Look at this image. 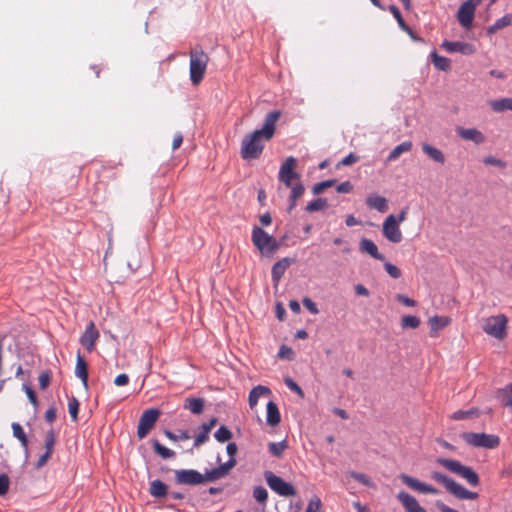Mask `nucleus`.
Returning <instances> with one entry per match:
<instances>
[{"mask_svg":"<svg viewBox=\"0 0 512 512\" xmlns=\"http://www.w3.org/2000/svg\"><path fill=\"white\" fill-rule=\"evenodd\" d=\"M281 116L279 110L269 112L261 129L246 135L241 144V156L245 160L257 159L262 154L264 142L269 141L275 133L276 123Z\"/></svg>","mask_w":512,"mask_h":512,"instance_id":"obj_1","label":"nucleus"},{"mask_svg":"<svg viewBox=\"0 0 512 512\" xmlns=\"http://www.w3.org/2000/svg\"><path fill=\"white\" fill-rule=\"evenodd\" d=\"M431 478L436 482L442 484L446 490L451 493L453 496L460 500H474L478 497V493L467 490L464 486L457 483L454 479L448 477L447 475L433 471L431 473Z\"/></svg>","mask_w":512,"mask_h":512,"instance_id":"obj_2","label":"nucleus"},{"mask_svg":"<svg viewBox=\"0 0 512 512\" xmlns=\"http://www.w3.org/2000/svg\"><path fill=\"white\" fill-rule=\"evenodd\" d=\"M436 462L466 480L471 486H477L480 482L478 474L471 467L463 465L458 460L437 458Z\"/></svg>","mask_w":512,"mask_h":512,"instance_id":"obj_3","label":"nucleus"},{"mask_svg":"<svg viewBox=\"0 0 512 512\" xmlns=\"http://www.w3.org/2000/svg\"><path fill=\"white\" fill-rule=\"evenodd\" d=\"M251 239L255 247L263 255L270 256L279 248V243L274 239V237L258 226L253 228Z\"/></svg>","mask_w":512,"mask_h":512,"instance_id":"obj_4","label":"nucleus"},{"mask_svg":"<svg viewBox=\"0 0 512 512\" xmlns=\"http://www.w3.org/2000/svg\"><path fill=\"white\" fill-rule=\"evenodd\" d=\"M208 63V56L202 50L190 52V79L194 85L199 84L204 76Z\"/></svg>","mask_w":512,"mask_h":512,"instance_id":"obj_5","label":"nucleus"},{"mask_svg":"<svg viewBox=\"0 0 512 512\" xmlns=\"http://www.w3.org/2000/svg\"><path fill=\"white\" fill-rule=\"evenodd\" d=\"M462 439L473 447L494 449L499 446L500 438L494 434L464 432Z\"/></svg>","mask_w":512,"mask_h":512,"instance_id":"obj_6","label":"nucleus"},{"mask_svg":"<svg viewBox=\"0 0 512 512\" xmlns=\"http://www.w3.org/2000/svg\"><path fill=\"white\" fill-rule=\"evenodd\" d=\"M507 322L508 319L504 314L490 316L483 320L482 329L486 334L502 340L506 335Z\"/></svg>","mask_w":512,"mask_h":512,"instance_id":"obj_7","label":"nucleus"},{"mask_svg":"<svg viewBox=\"0 0 512 512\" xmlns=\"http://www.w3.org/2000/svg\"><path fill=\"white\" fill-rule=\"evenodd\" d=\"M226 452L230 456L229 460L220 466L207 471V478L210 481H216L227 476L230 470L236 465L235 455L237 453V445L234 442L228 443Z\"/></svg>","mask_w":512,"mask_h":512,"instance_id":"obj_8","label":"nucleus"},{"mask_svg":"<svg viewBox=\"0 0 512 512\" xmlns=\"http://www.w3.org/2000/svg\"><path fill=\"white\" fill-rule=\"evenodd\" d=\"M264 478L269 488L280 496L291 497L297 493L291 483L284 481L280 476L275 475L271 471H265Z\"/></svg>","mask_w":512,"mask_h":512,"instance_id":"obj_9","label":"nucleus"},{"mask_svg":"<svg viewBox=\"0 0 512 512\" xmlns=\"http://www.w3.org/2000/svg\"><path fill=\"white\" fill-rule=\"evenodd\" d=\"M297 164V159L293 156H289L280 166L278 179L286 187H291L294 180H300V174L295 171Z\"/></svg>","mask_w":512,"mask_h":512,"instance_id":"obj_10","label":"nucleus"},{"mask_svg":"<svg viewBox=\"0 0 512 512\" xmlns=\"http://www.w3.org/2000/svg\"><path fill=\"white\" fill-rule=\"evenodd\" d=\"M175 481L181 485H198L204 482H211L207 478V472L203 475L194 469L175 470Z\"/></svg>","mask_w":512,"mask_h":512,"instance_id":"obj_11","label":"nucleus"},{"mask_svg":"<svg viewBox=\"0 0 512 512\" xmlns=\"http://www.w3.org/2000/svg\"><path fill=\"white\" fill-rule=\"evenodd\" d=\"M159 415L160 411L156 408L145 410L142 413L137 428V435L140 439L147 436L150 430L154 427Z\"/></svg>","mask_w":512,"mask_h":512,"instance_id":"obj_12","label":"nucleus"},{"mask_svg":"<svg viewBox=\"0 0 512 512\" xmlns=\"http://www.w3.org/2000/svg\"><path fill=\"white\" fill-rule=\"evenodd\" d=\"M382 232L384 237L392 243L402 241V233L399 224H397L396 216L393 214L388 215L384 220Z\"/></svg>","mask_w":512,"mask_h":512,"instance_id":"obj_13","label":"nucleus"},{"mask_svg":"<svg viewBox=\"0 0 512 512\" xmlns=\"http://www.w3.org/2000/svg\"><path fill=\"white\" fill-rule=\"evenodd\" d=\"M399 478L405 485H407L412 490H415V491H418V492L424 493V494H433V495L439 494V490L436 489L435 487H433L432 485L420 482L416 478H413L407 474H401L399 476Z\"/></svg>","mask_w":512,"mask_h":512,"instance_id":"obj_14","label":"nucleus"},{"mask_svg":"<svg viewBox=\"0 0 512 512\" xmlns=\"http://www.w3.org/2000/svg\"><path fill=\"white\" fill-rule=\"evenodd\" d=\"M441 46L449 53L472 55L476 51L474 45L468 42L445 40L442 42Z\"/></svg>","mask_w":512,"mask_h":512,"instance_id":"obj_15","label":"nucleus"},{"mask_svg":"<svg viewBox=\"0 0 512 512\" xmlns=\"http://www.w3.org/2000/svg\"><path fill=\"white\" fill-rule=\"evenodd\" d=\"M475 8L470 3L463 2L457 12V19L460 25L466 29L471 28L475 15Z\"/></svg>","mask_w":512,"mask_h":512,"instance_id":"obj_16","label":"nucleus"},{"mask_svg":"<svg viewBox=\"0 0 512 512\" xmlns=\"http://www.w3.org/2000/svg\"><path fill=\"white\" fill-rule=\"evenodd\" d=\"M295 262L294 258L290 257H284L277 261L273 266L271 270V278L275 286H277L285 274V271L287 268Z\"/></svg>","mask_w":512,"mask_h":512,"instance_id":"obj_17","label":"nucleus"},{"mask_svg":"<svg viewBox=\"0 0 512 512\" xmlns=\"http://www.w3.org/2000/svg\"><path fill=\"white\" fill-rule=\"evenodd\" d=\"M99 338V332L96 330L93 322H90L85 329V332L80 337V343L91 352L94 349L95 342Z\"/></svg>","mask_w":512,"mask_h":512,"instance_id":"obj_18","label":"nucleus"},{"mask_svg":"<svg viewBox=\"0 0 512 512\" xmlns=\"http://www.w3.org/2000/svg\"><path fill=\"white\" fill-rule=\"evenodd\" d=\"M217 421V418L213 417L208 422L201 425V431L195 437L193 447H199L209 440V434Z\"/></svg>","mask_w":512,"mask_h":512,"instance_id":"obj_19","label":"nucleus"},{"mask_svg":"<svg viewBox=\"0 0 512 512\" xmlns=\"http://www.w3.org/2000/svg\"><path fill=\"white\" fill-rule=\"evenodd\" d=\"M456 132L462 139L473 141L476 144H480V143L484 142V140H485V137L482 134V132H480L476 128L458 127L456 129Z\"/></svg>","mask_w":512,"mask_h":512,"instance_id":"obj_20","label":"nucleus"},{"mask_svg":"<svg viewBox=\"0 0 512 512\" xmlns=\"http://www.w3.org/2000/svg\"><path fill=\"white\" fill-rule=\"evenodd\" d=\"M366 206L369 209L377 210L380 213L386 212L389 208L387 199L377 194H370L366 198Z\"/></svg>","mask_w":512,"mask_h":512,"instance_id":"obj_21","label":"nucleus"},{"mask_svg":"<svg viewBox=\"0 0 512 512\" xmlns=\"http://www.w3.org/2000/svg\"><path fill=\"white\" fill-rule=\"evenodd\" d=\"M75 375L81 380L83 386L88 388V366L80 352L77 353Z\"/></svg>","mask_w":512,"mask_h":512,"instance_id":"obj_22","label":"nucleus"},{"mask_svg":"<svg viewBox=\"0 0 512 512\" xmlns=\"http://www.w3.org/2000/svg\"><path fill=\"white\" fill-rule=\"evenodd\" d=\"M359 249L361 252L369 254L374 259L384 260V255L379 253L376 244L368 238L361 239Z\"/></svg>","mask_w":512,"mask_h":512,"instance_id":"obj_23","label":"nucleus"},{"mask_svg":"<svg viewBox=\"0 0 512 512\" xmlns=\"http://www.w3.org/2000/svg\"><path fill=\"white\" fill-rule=\"evenodd\" d=\"M397 499L401 502L406 512H414L421 506L416 498L405 491H400L397 494Z\"/></svg>","mask_w":512,"mask_h":512,"instance_id":"obj_24","label":"nucleus"},{"mask_svg":"<svg viewBox=\"0 0 512 512\" xmlns=\"http://www.w3.org/2000/svg\"><path fill=\"white\" fill-rule=\"evenodd\" d=\"M270 394L271 390L268 387L262 385L255 386L249 393L248 402L250 408L253 409L257 405L261 396H268Z\"/></svg>","mask_w":512,"mask_h":512,"instance_id":"obj_25","label":"nucleus"},{"mask_svg":"<svg viewBox=\"0 0 512 512\" xmlns=\"http://www.w3.org/2000/svg\"><path fill=\"white\" fill-rule=\"evenodd\" d=\"M266 421H267V424L272 427L278 425L281 421V416H280L278 406L273 401H269L267 403Z\"/></svg>","mask_w":512,"mask_h":512,"instance_id":"obj_26","label":"nucleus"},{"mask_svg":"<svg viewBox=\"0 0 512 512\" xmlns=\"http://www.w3.org/2000/svg\"><path fill=\"white\" fill-rule=\"evenodd\" d=\"M149 493L155 498H164L168 493V486L159 479L150 482Z\"/></svg>","mask_w":512,"mask_h":512,"instance_id":"obj_27","label":"nucleus"},{"mask_svg":"<svg viewBox=\"0 0 512 512\" xmlns=\"http://www.w3.org/2000/svg\"><path fill=\"white\" fill-rule=\"evenodd\" d=\"M422 151L433 161L440 163V164H444L445 156L440 149L433 147L430 144L425 143L422 145Z\"/></svg>","mask_w":512,"mask_h":512,"instance_id":"obj_28","label":"nucleus"},{"mask_svg":"<svg viewBox=\"0 0 512 512\" xmlns=\"http://www.w3.org/2000/svg\"><path fill=\"white\" fill-rule=\"evenodd\" d=\"M412 148V142L411 141H404L397 145L388 155L386 162H393L397 160L401 154L409 152Z\"/></svg>","mask_w":512,"mask_h":512,"instance_id":"obj_29","label":"nucleus"},{"mask_svg":"<svg viewBox=\"0 0 512 512\" xmlns=\"http://www.w3.org/2000/svg\"><path fill=\"white\" fill-rule=\"evenodd\" d=\"M184 408L193 414H201L204 409V400L202 398H187Z\"/></svg>","mask_w":512,"mask_h":512,"instance_id":"obj_30","label":"nucleus"},{"mask_svg":"<svg viewBox=\"0 0 512 512\" xmlns=\"http://www.w3.org/2000/svg\"><path fill=\"white\" fill-rule=\"evenodd\" d=\"M490 107L495 112H503L506 110L512 111V98H502L498 100H491Z\"/></svg>","mask_w":512,"mask_h":512,"instance_id":"obj_31","label":"nucleus"},{"mask_svg":"<svg viewBox=\"0 0 512 512\" xmlns=\"http://www.w3.org/2000/svg\"><path fill=\"white\" fill-rule=\"evenodd\" d=\"M430 56L434 66L438 70L447 71L450 69L451 61L448 58L438 55L436 51H432Z\"/></svg>","mask_w":512,"mask_h":512,"instance_id":"obj_32","label":"nucleus"},{"mask_svg":"<svg viewBox=\"0 0 512 512\" xmlns=\"http://www.w3.org/2000/svg\"><path fill=\"white\" fill-rule=\"evenodd\" d=\"M511 22H512V17L510 15L506 14L503 17L499 18L493 25H491L487 28V34L488 35L494 34L498 30L509 26L511 24Z\"/></svg>","mask_w":512,"mask_h":512,"instance_id":"obj_33","label":"nucleus"},{"mask_svg":"<svg viewBox=\"0 0 512 512\" xmlns=\"http://www.w3.org/2000/svg\"><path fill=\"white\" fill-rule=\"evenodd\" d=\"M497 399L504 406H511L512 407V383L508 384L506 387L500 389L497 392Z\"/></svg>","mask_w":512,"mask_h":512,"instance_id":"obj_34","label":"nucleus"},{"mask_svg":"<svg viewBox=\"0 0 512 512\" xmlns=\"http://www.w3.org/2000/svg\"><path fill=\"white\" fill-rule=\"evenodd\" d=\"M450 320L447 317L433 316L429 319V324L432 332H437L439 329L446 327Z\"/></svg>","mask_w":512,"mask_h":512,"instance_id":"obj_35","label":"nucleus"},{"mask_svg":"<svg viewBox=\"0 0 512 512\" xmlns=\"http://www.w3.org/2000/svg\"><path fill=\"white\" fill-rule=\"evenodd\" d=\"M11 427H12V431H13V436L20 441L21 445L24 448H27L28 439H27V436H26L22 426L19 423L14 422V423H12Z\"/></svg>","mask_w":512,"mask_h":512,"instance_id":"obj_36","label":"nucleus"},{"mask_svg":"<svg viewBox=\"0 0 512 512\" xmlns=\"http://www.w3.org/2000/svg\"><path fill=\"white\" fill-rule=\"evenodd\" d=\"M153 448H154V451L163 459H169V458H173L175 456L174 451L163 446L157 440L153 441Z\"/></svg>","mask_w":512,"mask_h":512,"instance_id":"obj_37","label":"nucleus"},{"mask_svg":"<svg viewBox=\"0 0 512 512\" xmlns=\"http://www.w3.org/2000/svg\"><path fill=\"white\" fill-rule=\"evenodd\" d=\"M232 436V432L224 425H221L214 433L215 439L220 443L229 441L232 438Z\"/></svg>","mask_w":512,"mask_h":512,"instance_id":"obj_38","label":"nucleus"},{"mask_svg":"<svg viewBox=\"0 0 512 512\" xmlns=\"http://www.w3.org/2000/svg\"><path fill=\"white\" fill-rule=\"evenodd\" d=\"M269 452L275 457H281L285 449L287 448L286 441L270 442Z\"/></svg>","mask_w":512,"mask_h":512,"instance_id":"obj_39","label":"nucleus"},{"mask_svg":"<svg viewBox=\"0 0 512 512\" xmlns=\"http://www.w3.org/2000/svg\"><path fill=\"white\" fill-rule=\"evenodd\" d=\"M327 206V200L325 198H317L311 202H309L306 206L307 212H316L320 211Z\"/></svg>","mask_w":512,"mask_h":512,"instance_id":"obj_40","label":"nucleus"},{"mask_svg":"<svg viewBox=\"0 0 512 512\" xmlns=\"http://www.w3.org/2000/svg\"><path fill=\"white\" fill-rule=\"evenodd\" d=\"M420 325V319L413 315H406L402 317L401 326L402 328L416 329Z\"/></svg>","mask_w":512,"mask_h":512,"instance_id":"obj_41","label":"nucleus"},{"mask_svg":"<svg viewBox=\"0 0 512 512\" xmlns=\"http://www.w3.org/2000/svg\"><path fill=\"white\" fill-rule=\"evenodd\" d=\"M389 10L393 14L394 18L397 20L400 28L406 32H410V28L406 25L398 7L395 5H391L389 7Z\"/></svg>","mask_w":512,"mask_h":512,"instance_id":"obj_42","label":"nucleus"},{"mask_svg":"<svg viewBox=\"0 0 512 512\" xmlns=\"http://www.w3.org/2000/svg\"><path fill=\"white\" fill-rule=\"evenodd\" d=\"M348 474L351 478L355 479L359 483L367 487H374V483L370 480V478L367 475L355 471H351Z\"/></svg>","mask_w":512,"mask_h":512,"instance_id":"obj_43","label":"nucleus"},{"mask_svg":"<svg viewBox=\"0 0 512 512\" xmlns=\"http://www.w3.org/2000/svg\"><path fill=\"white\" fill-rule=\"evenodd\" d=\"M79 401L75 397H71L68 402V410L71 419L76 422L78 419Z\"/></svg>","mask_w":512,"mask_h":512,"instance_id":"obj_44","label":"nucleus"},{"mask_svg":"<svg viewBox=\"0 0 512 512\" xmlns=\"http://www.w3.org/2000/svg\"><path fill=\"white\" fill-rule=\"evenodd\" d=\"M336 183V180L330 179L315 184L312 188V193L315 195L321 194L325 189L332 187Z\"/></svg>","mask_w":512,"mask_h":512,"instance_id":"obj_45","label":"nucleus"},{"mask_svg":"<svg viewBox=\"0 0 512 512\" xmlns=\"http://www.w3.org/2000/svg\"><path fill=\"white\" fill-rule=\"evenodd\" d=\"M483 163L485 165L495 166V167H499L501 169H504L507 166V163L505 161H503L502 159L497 158L495 156H491V155L484 157Z\"/></svg>","mask_w":512,"mask_h":512,"instance_id":"obj_46","label":"nucleus"},{"mask_svg":"<svg viewBox=\"0 0 512 512\" xmlns=\"http://www.w3.org/2000/svg\"><path fill=\"white\" fill-rule=\"evenodd\" d=\"M253 497L259 503H265L268 499V492L263 486H257L253 490Z\"/></svg>","mask_w":512,"mask_h":512,"instance_id":"obj_47","label":"nucleus"},{"mask_svg":"<svg viewBox=\"0 0 512 512\" xmlns=\"http://www.w3.org/2000/svg\"><path fill=\"white\" fill-rule=\"evenodd\" d=\"M477 415V411L474 409L470 410H458L452 414V419L454 420H463L472 418L473 416Z\"/></svg>","mask_w":512,"mask_h":512,"instance_id":"obj_48","label":"nucleus"},{"mask_svg":"<svg viewBox=\"0 0 512 512\" xmlns=\"http://www.w3.org/2000/svg\"><path fill=\"white\" fill-rule=\"evenodd\" d=\"M165 436L172 441H183L190 439V434L188 431H182L179 434H175L169 430H165Z\"/></svg>","mask_w":512,"mask_h":512,"instance_id":"obj_49","label":"nucleus"},{"mask_svg":"<svg viewBox=\"0 0 512 512\" xmlns=\"http://www.w3.org/2000/svg\"><path fill=\"white\" fill-rule=\"evenodd\" d=\"M290 188L291 193L289 197L293 199H299L305 191L304 185L300 181L295 183L294 185L292 184Z\"/></svg>","mask_w":512,"mask_h":512,"instance_id":"obj_50","label":"nucleus"},{"mask_svg":"<svg viewBox=\"0 0 512 512\" xmlns=\"http://www.w3.org/2000/svg\"><path fill=\"white\" fill-rule=\"evenodd\" d=\"M56 441V435L54 430H49L46 434L45 438V449L46 451H49L50 453L53 452V447Z\"/></svg>","mask_w":512,"mask_h":512,"instance_id":"obj_51","label":"nucleus"},{"mask_svg":"<svg viewBox=\"0 0 512 512\" xmlns=\"http://www.w3.org/2000/svg\"><path fill=\"white\" fill-rule=\"evenodd\" d=\"M384 268L386 272L394 279H397L401 276L400 269L390 262H385Z\"/></svg>","mask_w":512,"mask_h":512,"instance_id":"obj_52","label":"nucleus"},{"mask_svg":"<svg viewBox=\"0 0 512 512\" xmlns=\"http://www.w3.org/2000/svg\"><path fill=\"white\" fill-rule=\"evenodd\" d=\"M285 385L292 391L296 392L299 396L303 397L304 393L300 386L290 377L284 379Z\"/></svg>","mask_w":512,"mask_h":512,"instance_id":"obj_53","label":"nucleus"},{"mask_svg":"<svg viewBox=\"0 0 512 512\" xmlns=\"http://www.w3.org/2000/svg\"><path fill=\"white\" fill-rule=\"evenodd\" d=\"M304 307L312 314L316 315L319 313L316 303L309 297H304L303 300Z\"/></svg>","mask_w":512,"mask_h":512,"instance_id":"obj_54","label":"nucleus"},{"mask_svg":"<svg viewBox=\"0 0 512 512\" xmlns=\"http://www.w3.org/2000/svg\"><path fill=\"white\" fill-rule=\"evenodd\" d=\"M10 480L6 474L0 475V496L5 495L9 490Z\"/></svg>","mask_w":512,"mask_h":512,"instance_id":"obj_55","label":"nucleus"},{"mask_svg":"<svg viewBox=\"0 0 512 512\" xmlns=\"http://www.w3.org/2000/svg\"><path fill=\"white\" fill-rule=\"evenodd\" d=\"M320 508L321 500L318 497H314L309 501L305 512H319Z\"/></svg>","mask_w":512,"mask_h":512,"instance_id":"obj_56","label":"nucleus"},{"mask_svg":"<svg viewBox=\"0 0 512 512\" xmlns=\"http://www.w3.org/2000/svg\"><path fill=\"white\" fill-rule=\"evenodd\" d=\"M23 390L25 391V393H26L29 401L31 402V404H33L34 407H37L38 406V401H37V398H36L34 390L30 386H28L26 384L23 385Z\"/></svg>","mask_w":512,"mask_h":512,"instance_id":"obj_57","label":"nucleus"},{"mask_svg":"<svg viewBox=\"0 0 512 512\" xmlns=\"http://www.w3.org/2000/svg\"><path fill=\"white\" fill-rule=\"evenodd\" d=\"M39 386L41 389H46L50 382V374L47 372H43L39 375L38 378Z\"/></svg>","mask_w":512,"mask_h":512,"instance_id":"obj_58","label":"nucleus"},{"mask_svg":"<svg viewBox=\"0 0 512 512\" xmlns=\"http://www.w3.org/2000/svg\"><path fill=\"white\" fill-rule=\"evenodd\" d=\"M396 298H397V300H398L400 303H402V304H404L405 306H408V307H413V306H415V304H416V302H415L413 299H411V298L407 297V296H406V295H404V294H398V295L396 296Z\"/></svg>","mask_w":512,"mask_h":512,"instance_id":"obj_59","label":"nucleus"},{"mask_svg":"<svg viewBox=\"0 0 512 512\" xmlns=\"http://www.w3.org/2000/svg\"><path fill=\"white\" fill-rule=\"evenodd\" d=\"M129 383V376L125 373H122V374H119L115 379H114V384L116 386H125Z\"/></svg>","mask_w":512,"mask_h":512,"instance_id":"obj_60","label":"nucleus"},{"mask_svg":"<svg viewBox=\"0 0 512 512\" xmlns=\"http://www.w3.org/2000/svg\"><path fill=\"white\" fill-rule=\"evenodd\" d=\"M358 156H356L355 154L353 153H350L348 154L347 156H345L342 160H341V164L344 165V166H349V165H352L354 164L355 162L358 161Z\"/></svg>","mask_w":512,"mask_h":512,"instance_id":"obj_61","label":"nucleus"},{"mask_svg":"<svg viewBox=\"0 0 512 512\" xmlns=\"http://www.w3.org/2000/svg\"><path fill=\"white\" fill-rule=\"evenodd\" d=\"M352 184L350 183V181H345V182H342L341 184H339L336 188L337 192L338 193H349L351 192L352 190Z\"/></svg>","mask_w":512,"mask_h":512,"instance_id":"obj_62","label":"nucleus"},{"mask_svg":"<svg viewBox=\"0 0 512 512\" xmlns=\"http://www.w3.org/2000/svg\"><path fill=\"white\" fill-rule=\"evenodd\" d=\"M52 453H50L49 451H45V453L43 455H41L36 463V468H41L43 467L46 462L48 461V459L50 458Z\"/></svg>","mask_w":512,"mask_h":512,"instance_id":"obj_63","label":"nucleus"},{"mask_svg":"<svg viewBox=\"0 0 512 512\" xmlns=\"http://www.w3.org/2000/svg\"><path fill=\"white\" fill-rule=\"evenodd\" d=\"M436 506L440 510V512H459L458 510L453 509V508L447 506L446 504H444L441 501H437L436 502Z\"/></svg>","mask_w":512,"mask_h":512,"instance_id":"obj_64","label":"nucleus"}]
</instances>
